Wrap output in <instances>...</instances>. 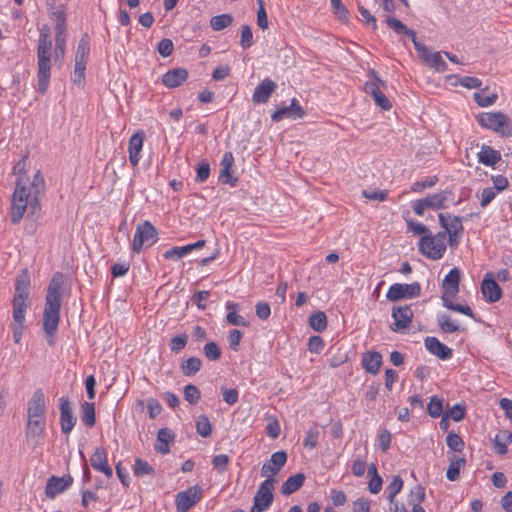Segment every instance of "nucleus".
Here are the masks:
<instances>
[{"instance_id":"obj_37","label":"nucleus","mask_w":512,"mask_h":512,"mask_svg":"<svg viewBox=\"0 0 512 512\" xmlns=\"http://www.w3.org/2000/svg\"><path fill=\"white\" fill-rule=\"evenodd\" d=\"M51 19L55 21V31H66V9L64 5H59L51 12Z\"/></svg>"},{"instance_id":"obj_3","label":"nucleus","mask_w":512,"mask_h":512,"mask_svg":"<svg viewBox=\"0 0 512 512\" xmlns=\"http://www.w3.org/2000/svg\"><path fill=\"white\" fill-rule=\"evenodd\" d=\"M46 411V396L41 388H37L28 400L26 410L25 438L32 448L40 446L44 441Z\"/></svg>"},{"instance_id":"obj_36","label":"nucleus","mask_w":512,"mask_h":512,"mask_svg":"<svg viewBox=\"0 0 512 512\" xmlns=\"http://www.w3.org/2000/svg\"><path fill=\"white\" fill-rule=\"evenodd\" d=\"M90 55V37L87 33H84L78 41V45L75 51V60L88 62Z\"/></svg>"},{"instance_id":"obj_22","label":"nucleus","mask_w":512,"mask_h":512,"mask_svg":"<svg viewBox=\"0 0 512 512\" xmlns=\"http://www.w3.org/2000/svg\"><path fill=\"white\" fill-rule=\"evenodd\" d=\"M188 78V71L185 68L178 67L168 70L162 76V84L167 88H176L182 85Z\"/></svg>"},{"instance_id":"obj_63","label":"nucleus","mask_w":512,"mask_h":512,"mask_svg":"<svg viewBox=\"0 0 512 512\" xmlns=\"http://www.w3.org/2000/svg\"><path fill=\"white\" fill-rule=\"evenodd\" d=\"M173 42L169 38L162 39L157 46V51L162 57H169L173 52Z\"/></svg>"},{"instance_id":"obj_38","label":"nucleus","mask_w":512,"mask_h":512,"mask_svg":"<svg viewBox=\"0 0 512 512\" xmlns=\"http://www.w3.org/2000/svg\"><path fill=\"white\" fill-rule=\"evenodd\" d=\"M308 323L313 330L323 332L327 328V316L322 311L312 313L309 316Z\"/></svg>"},{"instance_id":"obj_12","label":"nucleus","mask_w":512,"mask_h":512,"mask_svg":"<svg viewBox=\"0 0 512 512\" xmlns=\"http://www.w3.org/2000/svg\"><path fill=\"white\" fill-rule=\"evenodd\" d=\"M202 489L198 485L189 487L187 490L176 495L175 505L178 512H189V510L200 501Z\"/></svg>"},{"instance_id":"obj_15","label":"nucleus","mask_w":512,"mask_h":512,"mask_svg":"<svg viewBox=\"0 0 512 512\" xmlns=\"http://www.w3.org/2000/svg\"><path fill=\"white\" fill-rule=\"evenodd\" d=\"M481 293L488 303H495L502 297V289L492 272H487L481 282Z\"/></svg>"},{"instance_id":"obj_50","label":"nucleus","mask_w":512,"mask_h":512,"mask_svg":"<svg viewBox=\"0 0 512 512\" xmlns=\"http://www.w3.org/2000/svg\"><path fill=\"white\" fill-rule=\"evenodd\" d=\"M446 443H447V446L455 452H462V450L464 448L463 439L455 432L448 433V435L446 437Z\"/></svg>"},{"instance_id":"obj_11","label":"nucleus","mask_w":512,"mask_h":512,"mask_svg":"<svg viewBox=\"0 0 512 512\" xmlns=\"http://www.w3.org/2000/svg\"><path fill=\"white\" fill-rule=\"evenodd\" d=\"M421 290V285L418 282L410 284L394 283L389 287L386 298L392 302L402 299H413L421 295Z\"/></svg>"},{"instance_id":"obj_20","label":"nucleus","mask_w":512,"mask_h":512,"mask_svg":"<svg viewBox=\"0 0 512 512\" xmlns=\"http://www.w3.org/2000/svg\"><path fill=\"white\" fill-rule=\"evenodd\" d=\"M424 345L429 353L441 360H449L453 356V350L440 342L436 337H426L424 340Z\"/></svg>"},{"instance_id":"obj_35","label":"nucleus","mask_w":512,"mask_h":512,"mask_svg":"<svg viewBox=\"0 0 512 512\" xmlns=\"http://www.w3.org/2000/svg\"><path fill=\"white\" fill-rule=\"evenodd\" d=\"M202 361L198 357H189L180 364L181 372L184 376L191 377L200 371Z\"/></svg>"},{"instance_id":"obj_8","label":"nucleus","mask_w":512,"mask_h":512,"mask_svg":"<svg viewBox=\"0 0 512 512\" xmlns=\"http://www.w3.org/2000/svg\"><path fill=\"white\" fill-rule=\"evenodd\" d=\"M369 80L365 83V92L373 98L375 104L383 110H390L392 104L390 100L385 96L382 89H386V83L381 80L377 72L373 69L368 71Z\"/></svg>"},{"instance_id":"obj_13","label":"nucleus","mask_w":512,"mask_h":512,"mask_svg":"<svg viewBox=\"0 0 512 512\" xmlns=\"http://www.w3.org/2000/svg\"><path fill=\"white\" fill-rule=\"evenodd\" d=\"M59 410L61 432L68 436L77 422V418L73 414L71 403L68 397L62 396L59 398Z\"/></svg>"},{"instance_id":"obj_45","label":"nucleus","mask_w":512,"mask_h":512,"mask_svg":"<svg viewBox=\"0 0 512 512\" xmlns=\"http://www.w3.org/2000/svg\"><path fill=\"white\" fill-rule=\"evenodd\" d=\"M66 31H55V59L63 58L66 49Z\"/></svg>"},{"instance_id":"obj_58","label":"nucleus","mask_w":512,"mask_h":512,"mask_svg":"<svg viewBox=\"0 0 512 512\" xmlns=\"http://www.w3.org/2000/svg\"><path fill=\"white\" fill-rule=\"evenodd\" d=\"M474 101L480 106V107H489L493 105L497 99L498 95L496 93L491 94L489 96H485L480 92H475L473 95Z\"/></svg>"},{"instance_id":"obj_46","label":"nucleus","mask_w":512,"mask_h":512,"mask_svg":"<svg viewBox=\"0 0 512 512\" xmlns=\"http://www.w3.org/2000/svg\"><path fill=\"white\" fill-rule=\"evenodd\" d=\"M196 431L202 437H209L212 433V425L206 415H199L196 420Z\"/></svg>"},{"instance_id":"obj_60","label":"nucleus","mask_w":512,"mask_h":512,"mask_svg":"<svg viewBox=\"0 0 512 512\" xmlns=\"http://www.w3.org/2000/svg\"><path fill=\"white\" fill-rule=\"evenodd\" d=\"M253 45V34L249 25L242 26L240 46L243 49H248Z\"/></svg>"},{"instance_id":"obj_5","label":"nucleus","mask_w":512,"mask_h":512,"mask_svg":"<svg viewBox=\"0 0 512 512\" xmlns=\"http://www.w3.org/2000/svg\"><path fill=\"white\" fill-rule=\"evenodd\" d=\"M385 22L394 30L395 33L409 37L412 40L415 49L418 52H421V57L428 62L432 68L439 72L447 70V64L443 60L441 54L439 52L431 53L423 44L418 42L415 31L409 29L404 23L392 16H388Z\"/></svg>"},{"instance_id":"obj_21","label":"nucleus","mask_w":512,"mask_h":512,"mask_svg":"<svg viewBox=\"0 0 512 512\" xmlns=\"http://www.w3.org/2000/svg\"><path fill=\"white\" fill-rule=\"evenodd\" d=\"M277 84L269 78L262 80L255 88L252 100L255 104L268 102L272 93L276 90Z\"/></svg>"},{"instance_id":"obj_59","label":"nucleus","mask_w":512,"mask_h":512,"mask_svg":"<svg viewBox=\"0 0 512 512\" xmlns=\"http://www.w3.org/2000/svg\"><path fill=\"white\" fill-rule=\"evenodd\" d=\"M438 182V177L433 175L427 177L425 180L417 181L412 184L411 189L413 192H422L426 188L433 187Z\"/></svg>"},{"instance_id":"obj_54","label":"nucleus","mask_w":512,"mask_h":512,"mask_svg":"<svg viewBox=\"0 0 512 512\" xmlns=\"http://www.w3.org/2000/svg\"><path fill=\"white\" fill-rule=\"evenodd\" d=\"M229 462L230 458L226 454L215 455L211 461L213 468L219 473H223L227 470Z\"/></svg>"},{"instance_id":"obj_4","label":"nucleus","mask_w":512,"mask_h":512,"mask_svg":"<svg viewBox=\"0 0 512 512\" xmlns=\"http://www.w3.org/2000/svg\"><path fill=\"white\" fill-rule=\"evenodd\" d=\"M52 41L49 28L45 25L39 35L37 47L38 92L46 93L51 77Z\"/></svg>"},{"instance_id":"obj_42","label":"nucleus","mask_w":512,"mask_h":512,"mask_svg":"<svg viewBox=\"0 0 512 512\" xmlns=\"http://www.w3.org/2000/svg\"><path fill=\"white\" fill-rule=\"evenodd\" d=\"M403 487V480L400 476H393L391 482L386 487L387 499L390 503H396L394 501L396 495L401 491Z\"/></svg>"},{"instance_id":"obj_16","label":"nucleus","mask_w":512,"mask_h":512,"mask_svg":"<svg viewBox=\"0 0 512 512\" xmlns=\"http://www.w3.org/2000/svg\"><path fill=\"white\" fill-rule=\"evenodd\" d=\"M391 316L394 320L391 329L397 332L410 326L414 313L411 305L393 306Z\"/></svg>"},{"instance_id":"obj_34","label":"nucleus","mask_w":512,"mask_h":512,"mask_svg":"<svg viewBox=\"0 0 512 512\" xmlns=\"http://www.w3.org/2000/svg\"><path fill=\"white\" fill-rule=\"evenodd\" d=\"M80 419L87 427H93L96 422L95 405L92 402H84L80 407Z\"/></svg>"},{"instance_id":"obj_1","label":"nucleus","mask_w":512,"mask_h":512,"mask_svg":"<svg viewBox=\"0 0 512 512\" xmlns=\"http://www.w3.org/2000/svg\"><path fill=\"white\" fill-rule=\"evenodd\" d=\"M45 182L40 171L33 177L30 186L27 187L21 178L16 180V185L11 199L10 219L13 224H18L27 211V218L36 221L41 216L40 200L44 194Z\"/></svg>"},{"instance_id":"obj_31","label":"nucleus","mask_w":512,"mask_h":512,"mask_svg":"<svg viewBox=\"0 0 512 512\" xmlns=\"http://www.w3.org/2000/svg\"><path fill=\"white\" fill-rule=\"evenodd\" d=\"M225 308L228 310V313L226 315V321L230 325L234 326H248V322L244 319V317L237 314V311L239 309V304L233 301H227L225 303Z\"/></svg>"},{"instance_id":"obj_14","label":"nucleus","mask_w":512,"mask_h":512,"mask_svg":"<svg viewBox=\"0 0 512 512\" xmlns=\"http://www.w3.org/2000/svg\"><path fill=\"white\" fill-rule=\"evenodd\" d=\"M306 115L305 110L299 104L296 98H293L289 106H284L276 109L272 115L271 120L275 123L280 122L284 118L297 120L302 119Z\"/></svg>"},{"instance_id":"obj_19","label":"nucleus","mask_w":512,"mask_h":512,"mask_svg":"<svg viewBox=\"0 0 512 512\" xmlns=\"http://www.w3.org/2000/svg\"><path fill=\"white\" fill-rule=\"evenodd\" d=\"M460 275L461 272L458 268H452L445 276L442 282V296L441 300L444 301L446 299H453L459 292V283H460Z\"/></svg>"},{"instance_id":"obj_29","label":"nucleus","mask_w":512,"mask_h":512,"mask_svg":"<svg viewBox=\"0 0 512 512\" xmlns=\"http://www.w3.org/2000/svg\"><path fill=\"white\" fill-rule=\"evenodd\" d=\"M478 160L485 166H494L501 160V154L488 145H482L481 151L478 153Z\"/></svg>"},{"instance_id":"obj_61","label":"nucleus","mask_w":512,"mask_h":512,"mask_svg":"<svg viewBox=\"0 0 512 512\" xmlns=\"http://www.w3.org/2000/svg\"><path fill=\"white\" fill-rule=\"evenodd\" d=\"M243 337V333L238 329H233L228 334V343L231 350L237 352L239 350V345L241 339Z\"/></svg>"},{"instance_id":"obj_9","label":"nucleus","mask_w":512,"mask_h":512,"mask_svg":"<svg viewBox=\"0 0 512 512\" xmlns=\"http://www.w3.org/2000/svg\"><path fill=\"white\" fill-rule=\"evenodd\" d=\"M158 241L157 229L149 222L144 221L136 228L133 240L132 250L135 253H140L143 247H151Z\"/></svg>"},{"instance_id":"obj_33","label":"nucleus","mask_w":512,"mask_h":512,"mask_svg":"<svg viewBox=\"0 0 512 512\" xmlns=\"http://www.w3.org/2000/svg\"><path fill=\"white\" fill-rule=\"evenodd\" d=\"M466 463L464 457H458L456 455L449 458V466L446 472V477L450 481H456L460 475V469Z\"/></svg>"},{"instance_id":"obj_18","label":"nucleus","mask_w":512,"mask_h":512,"mask_svg":"<svg viewBox=\"0 0 512 512\" xmlns=\"http://www.w3.org/2000/svg\"><path fill=\"white\" fill-rule=\"evenodd\" d=\"M72 484L73 477L70 474L63 477L51 476L46 482L45 495L49 499H54L58 494L70 488Z\"/></svg>"},{"instance_id":"obj_51","label":"nucleus","mask_w":512,"mask_h":512,"mask_svg":"<svg viewBox=\"0 0 512 512\" xmlns=\"http://www.w3.org/2000/svg\"><path fill=\"white\" fill-rule=\"evenodd\" d=\"M187 254H189L188 245L181 246V247L174 246V247L166 250L163 254V257L167 260L180 259V258L186 256Z\"/></svg>"},{"instance_id":"obj_2","label":"nucleus","mask_w":512,"mask_h":512,"mask_svg":"<svg viewBox=\"0 0 512 512\" xmlns=\"http://www.w3.org/2000/svg\"><path fill=\"white\" fill-rule=\"evenodd\" d=\"M63 286L64 275L56 272L48 284L43 309V331L50 347L55 345V334L60 323Z\"/></svg>"},{"instance_id":"obj_25","label":"nucleus","mask_w":512,"mask_h":512,"mask_svg":"<svg viewBox=\"0 0 512 512\" xmlns=\"http://www.w3.org/2000/svg\"><path fill=\"white\" fill-rule=\"evenodd\" d=\"M361 363L366 372L375 375L382 364V355L377 351H368L362 354Z\"/></svg>"},{"instance_id":"obj_56","label":"nucleus","mask_w":512,"mask_h":512,"mask_svg":"<svg viewBox=\"0 0 512 512\" xmlns=\"http://www.w3.org/2000/svg\"><path fill=\"white\" fill-rule=\"evenodd\" d=\"M319 438V431L315 428H310L305 432V437L303 439L304 447L308 449H314L317 446Z\"/></svg>"},{"instance_id":"obj_17","label":"nucleus","mask_w":512,"mask_h":512,"mask_svg":"<svg viewBox=\"0 0 512 512\" xmlns=\"http://www.w3.org/2000/svg\"><path fill=\"white\" fill-rule=\"evenodd\" d=\"M287 461V454L285 451L274 452L269 461H266L262 467L260 474L266 479H275L274 476L281 470Z\"/></svg>"},{"instance_id":"obj_6","label":"nucleus","mask_w":512,"mask_h":512,"mask_svg":"<svg viewBox=\"0 0 512 512\" xmlns=\"http://www.w3.org/2000/svg\"><path fill=\"white\" fill-rule=\"evenodd\" d=\"M478 124L502 137L512 136V123L508 115L500 111L483 112L477 116Z\"/></svg>"},{"instance_id":"obj_27","label":"nucleus","mask_w":512,"mask_h":512,"mask_svg":"<svg viewBox=\"0 0 512 512\" xmlns=\"http://www.w3.org/2000/svg\"><path fill=\"white\" fill-rule=\"evenodd\" d=\"M305 479V475L301 472L288 477L281 486V493L283 495L293 494L303 486Z\"/></svg>"},{"instance_id":"obj_43","label":"nucleus","mask_w":512,"mask_h":512,"mask_svg":"<svg viewBox=\"0 0 512 512\" xmlns=\"http://www.w3.org/2000/svg\"><path fill=\"white\" fill-rule=\"evenodd\" d=\"M442 305L445 308L449 309V310L462 313V314H464V315H466V316L476 320L475 319V314H474L473 310L468 305H462V304L454 303L452 301V299H446V298H444V301L442 302Z\"/></svg>"},{"instance_id":"obj_39","label":"nucleus","mask_w":512,"mask_h":512,"mask_svg":"<svg viewBox=\"0 0 512 512\" xmlns=\"http://www.w3.org/2000/svg\"><path fill=\"white\" fill-rule=\"evenodd\" d=\"M86 65V61L75 60L74 71L71 77L72 82L81 88L84 87L85 84Z\"/></svg>"},{"instance_id":"obj_47","label":"nucleus","mask_w":512,"mask_h":512,"mask_svg":"<svg viewBox=\"0 0 512 512\" xmlns=\"http://www.w3.org/2000/svg\"><path fill=\"white\" fill-rule=\"evenodd\" d=\"M29 290H30V279L25 274L23 276H19L15 281V294L23 297L29 298Z\"/></svg>"},{"instance_id":"obj_44","label":"nucleus","mask_w":512,"mask_h":512,"mask_svg":"<svg viewBox=\"0 0 512 512\" xmlns=\"http://www.w3.org/2000/svg\"><path fill=\"white\" fill-rule=\"evenodd\" d=\"M133 473L137 477H144L146 475H154V469L147 461L141 458H136L133 466Z\"/></svg>"},{"instance_id":"obj_7","label":"nucleus","mask_w":512,"mask_h":512,"mask_svg":"<svg viewBox=\"0 0 512 512\" xmlns=\"http://www.w3.org/2000/svg\"><path fill=\"white\" fill-rule=\"evenodd\" d=\"M446 232H438L433 235L431 232L428 235L421 236L419 240V251L431 260L441 259L446 252Z\"/></svg>"},{"instance_id":"obj_32","label":"nucleus","mask_w":512,"mask_h":512,"mask_svg":"<svg viewBox=\"0 0 512 512\" xmlns=\"http://www.w3.org/2000/svg\"><path fill=\"white\" fill-rule=\"evenodd\" d=\"M452 195L451 191L443 190L438 193L428 195L424 198L428 208L439 210L445 209L447 207L446 201L448 200V196Z\"/></svg>"},{"instance_id":"obj_10","label":"nucleus","mask_w":512,"mask_h":512,"mask_svg":"<svg viewBox=\"0 0 512 512\" xmlns=\"http://www.w3.org/2000/svg\"><path fill=\"white\" fill-rule=\"evenodd\" d=\"M276 479H265L258 487L250 512H264L272 505L274 500L273 490Z\"/></svg>"},{"instance_id":"obj_28","label":"nucleus","mask_w":512,"mask_h":512,"mask_svg":"<svg viewBox=\"0 0 512 512\" xmlns=\"http://www.w3.org/2000/svg\"><path fill=\"white\" fill-rule=\"evenodd\" d=\"M28 306V297L14 295L12 300L14 322H25V315Z\"/></svg>"},{"instance_id":"obj_41","label":"nucleus","mask_w":512,"mask_h":512,"mask_svg":"<svg viewBox=\"0 0 512 512\" xmlns=\"http://www.w3.org/2000/svg\"><path fill=\"white\" fill-rule=\"evenodd\" d=\"M437 324L444 333H454L459 330V326L445 313H439L437 315Z\"/></svg>"},{"instance_id":"obj_57","label":"nucleus","mask_w":512,"mask_h":512,"mask_svg":"<svg viewBox=\"0 0 512 512\" xmlns=\"http://www.w3.org/2000/svg\"><path fill=\"white\" fill-rule=\"evenodd\" d=\"M210 165L206 161H201L196 169V176H195V182L197 183H203L205 182L209 176H210Z\"/></svg>"},{"instance_id":"obj_53","label":"nucleus","mask_w":512,"mask_h":512,"mask_svg":"<svg viewBox=\"0 0 512 512\" xmlns=\"http://www.w3.org/2000/svg\"><path fill=\"white\" fill-rule=\"evenodd\" d=\"M445 415H448V418H451L453 421L459 422L465 418L466 406L464 404L456 403Z\"/></svg>"},{"instance_id":"obj_26","label":"nucleus","mask_w":512,"mask_h":512,"mask_svg":"<svg viewBox=\"0 0 512 512\" xmlns=\"http://www.w3.org/2000/svg\"><path fill=\"white\" fill-rule=\"evenodd\" d=\"M174 440V434L169 428H161L157 433V441L154 449L162 454H168L170 452L169 443Z\"/></svg>"},{"instance_id":"obj_55","label":"nucleus","mask_w":512,"mask_h":512,"mask_svg":"<svg viewBox=\"0 0 512 512\" xmlns=\"http://www.w3.org/2000/svg\"><path fill=\"white\" fill-rule=\"evenodd\" d=\"M187 342H188L187 334L183 333V334L177 335L170 340V343H169L170 350L174 353H179L182 349L185 348Z\"/></svg>"},{"instance_id":"obj_30","label":"nucleus","mask_w":512,"mask_h":512,"mask_svg":"<svg viewBox=\"0 0 512 512\" xmlns=\"http://www.w3.org/2000/svg\"><path fill=\"white\" fill-rule=\"evenodd\" d=\"M512 442V432L502 430L495 435L493 439L494 451L499 455H505L508 452L507 445Z\"/></svg>"},{"instance_id":"obj_48","label":"nucleus","mask_w":512,"mask_h":512,"mask_svg":"<svg viewBox=\"0 0 512 512\" xmlns=\"http://www.w3.org/2000/svg\"><path fill=\"white\" fill-rule=\"evenodd\" d=\"M427 413L432 418H438L443 413V401L438 396H432L427 406Z\"/></svg>"},{"instance_id":"obj_62","label":"nucleus","mask_w":512,"mask_h":512,"mask_svg":"<svg viewBox=\"0 0 512 512\" xmlns=\"http://www.w3.org/2000/svg\"><path fill=\"white\" fill-rule=\"evenodd\" d=\"M219 182L228 184L230 187H236L238 178L231 174V169L221 168L219 173Z\"/></svg>"},{"instance_id":"obj_40","label":"nucleus","mask_w":512,"mask_h":512,"mask_svg":"<svg viewBox=\"0 0 512 512\" xmlns=\"http://www.w3.org/2000/svg\"><path fill=\"white\" fill-rule=\"evenodd\" d=\"M232 22H233V17L228 13H224V14L213 16L210 19V26L214 31H221V30L229 27L232 24Z\"/></svg>"},{"instance_id":"obj_64","label":"nucleus","mask_w":512,"mask_h":512,"mask_svg":"<svg viewBox=\"0 0 512 512\" xmlns=\"http://www.w3.org/2000/svg\"><path fill=\"white\" fill-rule=\"evenodd\" d=\"M256 316L261 320H266L271 315V308L268 302L260 301L255 306Z\"/></svg>"},{"instance_id":"obj_23","label":"nucleus","mask_w":512,"mask_h":512,"mask_svg":"<svg viewBox=\"0 0 512 512\" xmlns=\"http://www.w3.org/2000/svg\"><path fill=\"white\" fill-rule=\"evenodd\" d=\"M91 466L99 472H102L107 478L112 477L113 472L108 465L107 452L104 448H96L95 452L90 457Z\"/></svg>"},{"instance_id":"obj_49","label":"nucleus","mask_w":512,"mask_h":512,"mask_svg":"<svg viewBox=\"0 0 512 512\" xmlns=\"http://www.w3.org/2000/svg\"><path fill=\"white\" fill-rule=\"evenodd\" d=\"M205 357L210 361H217L221 357V349L214 341L208 342L203 347Z\"/></svg>"},{"instance_id":"obj_24","label":"nucleus","mask_w":512,"mask_h":512,"mask_svg":"<svg viewBox=\"0 0 512 512\" xmlns=\"http://www.w3.org/2000/svg\"><path fill=\"white\" fill-rule=\"evenodd\" d=\"M144 138H145L144 132L138 131V132L134 133L129 139V142H128L129 161L133 167L137 166L140 161V152L143 147Z\"/></svg>"},{"instance_id":"obj_52","label":"nucleus","mask_w":512,"mask_h":512,"mask_svg":"<svg viewBox=\"0 0 512 512\" xmlns=\"http://www.w3.org/2000/svg\"><path fill=\"white\" fill-rule=\"evenodd\" d=\"M201 398L200 390L193 384L184 387V399L190 404H197Z\"/></svg>"}]
</instances>
